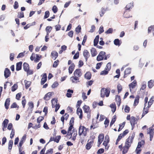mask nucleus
<instances>
[{
	"label": "nucleus",
	"mask_w": 154,
	"mask_h": 154,
	"mask_svg": "<svg viewBox=\"0 0 154 154\" xmlns=\"http://www.w3.org/2000/svg\"><path fill=\"white\" fill-rule=\"evenodd\" d=\"M134 137V135L132 134L131 136H129L126 139L125 145L123 147V149L122 151L123 154H125L128 152V149L131 146L133 141Z\"/></svg>",
	"instance_id": "obj_1"
},
{
	"label": "nucleus",
	"mask_w": 154,
	"mask_h": 154,
	"mask_svg": "<svg viewBox=\"0 0 154 154\" xmlns=\"http://www.w3.org/2000/svg\"><path fill=\"white\" fill-rule=\"evenodd\" d=\"M87 128L83 126H80L79 128V136L83 135L84 136H86Z\"/></svg>",
	"instance_id": "obj_2"
},
{
	"label": "nucleus",
	"mask_w": 154,
	"mask_h": 154,
	"mask_svg": "<svg viewBox=\"0 0 154 154\" xmlns=\"http://www.w3.org/2000/svg\"><path fill=\"white\" fill-rule=\"evenodd\" d=\"M110 92V89L103 88L101 90V97H103L105 95L106 97H107L109 96Z\"/></svg>",
	"instance_id": "obj_3"
},
{
	"label": "nucleus",
	"mask_w": 154,
	"mask_h": 154,
	"mask_svg": "<svg viewBox=\"0 0 154 154\" xmlns=\"http://www.w3.org/2000/svg\"><path fill=\"white\" fill-rule=\"evenodd\" d=\"M153 126L154 125H153L151 127H150L147 131V134L149 135V140L150 141L152 140V139L153 137L154 134V129L153 128Z\"/></svg>",
	"instance_id": "obj_4"
},
{
	"label": "nucleus",
	"mask_w": 154,
	"mask_h": 154,
	"mask_svg": "<svg viewBox=\"0 0 154 154\" xmlns=\"http://www.w3.org/2000/svg\"><path fill=\"white\" fill-rule=\"evenodd\" d=\"M137 82L136 80L134 81L133 82H132L131 83H130L129 85V87L130 90L131 92L133 93L134 92L133 89L135 88Z\"/></svg>",
	"instance_id": "obj_5"
},
{
	"label": "nucleus",
	"mask_w": 154,
	"mask_h": 154,
	"mask_svg": "<svg viewBox=\"0 0 154 154\" xmlns=\"http://www.w3.org/2000/svg\"><path fill=\"white\" fill-rule=\"evenodd\" d=\"M106 53L104 51H101L99 53V55L97 57V60L98 61L102 60L104 57V56L105 54Z\"/></svg>",
	"instance_id": "obj_6"
},
{
	"label": "nucleus",
	"mask_w": 154,
	"mask_h": 154,
	"mask_svg": "<svg viewBox=\"0 0 154 154\" xmlns=\"http://www.w3.org/2000/svg\"><path fill=\"white\" fill-rule=\"evenodd\" d=\"M104 137V135L103 134H100L98 136V146L99 147L100 146V144L102 143Z\"/></svg>",
	"instance_id": "obj_7"
},
{
	"label": "nucleus",
	"mask_w": 154,
	"mask_h": 154,
	"mask_svg": "<svg viewBox=\"0 0 154 154\" xmlns=\"http://www.w3.org/2000/svg\"><path fill=\"white\" fill-rule=\"evenodd\" d=\"M70 80L74 83H77L79 82V78L74 75L71 77Z\"/></svg>",
	"instance_id": "obj_8"
},
{
	"label": "nucleus",
	"mask_w": 154,
	"mask_h": 154,
	"mask_svg": "<svg viewBox=\"0 0 154 154\" xmlns=\"http://www.w3.org/2000/svg\"><path fill=\"white\" fill-rule=\"evenodd\" d=\"M82 75L81 72V69H77L75 70L74 72V75L75 76H76L79 78Z\"/></svg>",
	"instance_id": "obj_9"
},
{
	"label": "nucleus",
	"mask_w": 154,
	"mask_h": 154,
	"mask_svg": "<svg viewBox=\"0 0 154 154\" xmlns=\"http://www.w3.org/2000/svg\"><path fill=\"white\" fill-rule=\"evenodd\" d=\"M83 55L86 61H87L88 58L90 56V54L88 51L86 50H85L83 52Z\"/></svg>",
	"instance_id": "obj_10"
},
{
	"label": "nucleus",
	"mask_w": 154,
	"mask_h": 154,
	"mask_svg": "<svg viewBox=\"0 0 154 154\" xmlns=\"http://www.w3.org/2000/svg\"><path fill=\"white\" fill-rule=\"evenodd\" d=\"M93 143L94 141L93 140H88V143L86 146V149H90L93 145Z\"/></svg>",
	"instance_id": "obj_11"
},
{
	"label": "nucleus",
	"mask_w": 154,
	"mask_h": 154,
	"mask_svg": "<svg viewBox=\"0 0 154 154\" xmlns=\"http://www.w3.org/2000/svg\"><path fill=\"white\" fill-rule=\"evenodd\" d=\"M77 135V132L76 131L74 130L72 132L71 135H69L70 136V138H72V140L74 141L76 139V137Z\"/></svg>",
	"instance_id": "obj_12"
},
{
	"label": "nucleus",
	"mask_w": 154,
	"mask_h": 154,
	"mask_svg": "<svg viewBox=\"0 0 154 154\" xmlns=\"http://www.w3.org/2000/svg\"><path fill=\"white\" fill-rule=\"evenodd\" d=\"M149 107L148 106L146 107V106H145V105H144V107L142 114V117H143L148 112L149 109Z\"/></svg>",
	"instance_id": "obj_13"
},
{
	"label": "nucleus",
	"mask_w": 154,
	"mask_h": 154,
	"mask_svg": "<svg viewBox=\"0 0 154 154\" xmlns=\"http://www.w3.org/2000/svg\"><path fill=\"white\" fill-rule=\"evenodd\" d=\"M11 72L10 70L7 68H5L4 71V76L5 78H7L10 76Z\"/></svg>",
	"instance_id": "obj_14"
},
{
	"label": "nucleus",
	"mask_w": 154,
	"mask_h": 154,
	"mask_svg": "<svg viewBox=\"0 0 154 154\" xmlns=\"http://www.w3.org/2000/svg\"><path fill=\"white\" fill-rule=\"evenodd\" d=\"M77 113L79 116V118L81 119L82 118V111L81 108H78L77 110Z\"/></svg>",
	"instance_id": "obj_15"
},
{
	"label": "nucleus",
	"mask_w": 154,
	"mask_h": 154,
	"mask_svg": "<svg viewBox=\"0 0 154 154\" xmlns=\"http://www.w3.org/2000/svg\"><path fill=\"white\" fill-rule=\"evenodd\" d=\"M136 122L135 118L133 116H132L130 120V123L132 126V130L134 128V125H135Z\"/></svg>",
	"instance_id": "obj_16"
},
{
	"label": "nucleus",
	"mask_w": 154,
	"mask_h": 154,
	"mask_svg": "<svg viewBox=\"0 0 154 154\" xmlns=\"http://www.w3.org/2000/svg\"><path fill=\"white\" fill-rule=\"evenodd\" d=\"M83 108L85 112L87 113H90L91 110L88 106L85 105L83 106Z\"/></svg>",
	"instance_id": "obj_17"
},
{
	"label": "nucleus",
	"mask_w": 154,
	"mask_h": 154,
	"mask_svg": "<svg viewBox=\"0 0 154 154\" xmlns=\"http://www.w3.org/2000/svg\"><path fill=\"white\" fill-rule=\"evenodd\" d=\"M69 125L67 131L68 135H71L72 132L74 130L73 125Z\"/></svg>",
	"instance_id": "obj_18"
},
{
	"label": "nucleus",
	"mask_w": 154,
	"mask_h": 154,
	"mask_svg": "<svg viewBox=\"0 0 154 154\" xmlns=\"http://www.w3.org/2000/svg\"><path fill=\"white\" fill-rule=\"evenodd\" d=\"M26 135H24L22 138L21 139V140H20V141L19 143V146H22L23 144L24 143V142L25 141L26 138Z\"/></svg>",
	"instance_id": "obj_19"
},
{
	"label": "nucleus",
	"mask_w": 154,
	"mask_h": 154,
	"mask_svg": "<svg viewBox=\"0 0 154 154\" xmlns=\"http://www.w3.org/2000/svg\"><path fill=\"white\" fill-rule=\"evenodd\" d=\"M52 58L54 60H55L57 57L58 54L57 53L54 51H52L51 53Z\"/></svg>",
	"instance_id": "obj_20"
},
{
	"label": "nucleus",
	"mask_w": 154,
	"mask_h": 154,
	"mask_svg": "<svg viewBox=\"0 0 154 154\" xmlns=\"http://www.w3.org/2000/svg\"><path fill=\"white\" fill-rule=\"evenodd\" d=\"M75 67V65L73 63H72L69 66V74H71L74 70Z\"/></svg>",
	"instance_id": "obj_21"
},
{
	"label": "nucleus",
	"mask_w": 154,
	"mask_h": 154,
	"mask_svg": "<svg viewBox=\"0 0 154 154\" xmlns=\"http://www.w3.org/2000/svg\"><path fill=\"white\" fill-rule=\"evenodd\" d=\"M91 56L93 57L96 56L97 54L96 50L94 48H92L91 49Z\"/></svg>",
	"instance_id": "obj_22"
},
{
	"label": "nucleus",
	"mask_w": 154,
	"mask_h": 154,
	"mask_svg": "<svg viewBox=\"0 0 154 154\" xmlns=\"http://www.w3.org/2000/svg\"><path fill=\"white\" fill-rule=\"evenodd\" d=\"M10 102V100L9 98H8L6 99V100L5 106V108L7 109L8 108V107L9 105Z\"/></svg>",
	"instance_id": "obj_23"
},
{
	"label": "nucleus",
	"mask_w": 154,
	"mask_h": 154,
	"mask_svg": "<svg viewBox=\"0 0 154 154\" xmlns=\"http://www.w3.org/2000/svg\"><path fill=\"white\" fill-rule=\"evenodd\" d=\"M51 95V92H49L45 95L44 99L45 100H48L50 99Z\"/></svg>",
	"instance_id": "obj_24"
},
{
	"label": "nucleus",
	"mask_w": 154,
	"mask_h": 154,
	"mask_svg": "<svg viewBox=\"0 0 154 154\" xmlns=\"http://www.w3.org/2000/svg\"><path fill=\"white\" fill-rule=\"evenodd\" d=\"M73 93V91L72 90L70 89H68L67 91L66 96L68 97H71L72 94Z\"/></svg>",
	"instance_id": "obj_25"
},
{
	"label": "nucleus",
	"mask_w": 154,
	"mask_h": 154,
	"mask_svg": "<svg viewBox=\"0 0 154 154\" xmlns=\"http://www.w3.org/2000/svg\"><path fill=\"white\" fill-rule=\"evenodd\" d=\"M133 2H131L128 4L125 7L126 10H129L133 7Z\"/></svg>",
	"instance_id": "obj_26"
},
{
	"label": "nucleus",
	"mask_w": 154,
	"mask_h": 154,
	"mask_svg": "<svg viewBox=\"0 0 154 154\" xmlns=\"http://www.w3.org/2000/svg\"><path fill=\"white\" fill-rule=\"evenodd\" d=\"M22 64V62H20L16 64V70L19 71L21 69V66Z\"/></svg>",
	"instance_id": "obj_27"
},
{
	"label": "nucleus",
	"mask_w": 154,
	"mask_h": 154,
	"mask_svg": "<svg viewBox=\"0 0 154 154\" xmlns=\"http://www.w3.org/2000/svg\"><path fill=\"white\" fill-rule=\"evenodd\" d=\"M24 82L25 88L26 89H27L31 85V82L29 81L25 80Z\"/></svg>",
	"instance_id": "obj_28"
},
{
	"label": "nucleus",
	"mask_w": 154,
	"mask_h": 154,
	"mask_svg": "<svg viewBox=\"0 0 154 154\" xmlns=\"http://www.w3.org/2000/svg\"><path fill=\"white\" fill-rule=\"evenodd\" d=\"M52 29V27L51 26H48L46 27L45 31L46 32L47 35H49V33L51 32Z\"/></svg>",
	"instance_id": "obj_29"
},
{
	"label": "nucleus",
	"mask_w": 154,
	"mask_h": 154,
	"mask_svg": "<svg viewBox=\"0 0 154 154\" xmlns=\"http://www.w3.org/2000/svg\"><path fill=\"white\" fill-rule=\"evenodd\" d=\"M116 100L117 102V104L118 106H119L121 103L120 97L119 96H116Z\"/></svg>",
	"instance_id": "obj_30"
},
{
	"label": "nucleus",
	"mask_w": 154,
	"mask_h": 154,
	"mask_svg": "<svg viewBox=\"0 0 154 154\" xmlns=\"http://www.w3.org/2000/svg\"><path fill=\"white\" fill-rule=\"evenodd\" d=\"M85 78L87 79H90L91 78V74L89 72H86L84 75Z\"/></svg>",
	"instance_id": "obj_31"
},
{
	"label": "nucleus",
	"mask_w": 154,
	"mask_h": 154,
	"mask_svg": "<svg viewBox=\"0 0 154 154\" xmlns=\"http://www.w3.org/2000/svg\"><path fill=\"white\" fill-rule=\"evenodd\" d=\"M99 35L96 36L94 41V46H96L98 44L99 41Z\"/></svg>",
	"instance_id": "obj_32"
},
{
	"label": "nucleus",
	"mask_w": 154,
	"mask_h": 154,
	"mask_svg": "<svg viewBox=\"0 0 154 154\" xmlns=\"http://www.w3.org/2000/svg\"><path fill=\"white\" fill-rule=\"evenodd\" d=\"M131 69L130 68H128L126 69L125 71V74L124 75V77H126L127 75L131 73Z\"/></svg>",
	"instance_id": "obj_33"
},
{
	"label": "nucleus",
	"mask_w": 154,
	"mask_h": 154,
	"mask_svg": "<svg viewBox=\"0 0 154 154\" xmlns=\"http://www.w3.org/2000/svg\"><path fill=\"white\" fill-rule=\"evenodd\" d=\"M23 68L25 71L29 69V65L28 63H24L23 64Z\"/></svg>",
	"instance_id": "obj_34"
},
{
	"label": "nucleus",
	"mask_w": 154,
	"mask_h": 154,
	"mask_svg": "<svg viewBox=\"0 0 154 154\" xmlns=\"http://www.w3.org/2000/svg\"><path fill=\"white\" fill-rule=\"evenodd\" d=\"M154 101V97H152L150 99L149 101L148 102V106L149 107H150L152 105L153 103V101Z\"/></svg>",
	"instance_id": "obj_35"
},
{
	"label": "nucleus",
	"mask_w": 154,
	"mask_h": 154,
	"mask_svg": "<svg viewBox=\"0 0 154 154\" xmlns=\"http://www.w3.org/2000/svg\"><path fill=\"white\" fill-rule=\"evenodd\" d=\"M106 9L102 8H101V11L100 12V17H102L105 13Z\"/></svg>",
	"instance_id": "obj_36"
},
{
	"label": "nucleus",
	"mask_w": 154,
	"mask_h": 154,
	"mask_svg": "<svg viewBox=\"0 0 154 154\" xmlns=\"http://www.w3.org/2000/svg\"><path fill=\"white\" fill-rule=\"evenodd\" d=\"M13 144V142L12 140H9L8 143V149L9 151H10L12 148Z\"/></svg>",
	"instance_id": "obj_37"
},
{
	"label": "nucleus",
	"mask_w": 154,
	"mask_h": 154,
	"mask_svg": "<svg viewBox=\"0 0 154 154\" xmlns=\"http://www.w3.org/2000/svg\"><path fill=\"white\" fill-rule=\"evenodd\" d=\"M51 102L52 104V107H54L57 104V100L55 99H53L51 100Z\"/></svg>",
	"instance_id": "obj_38"
},
{
	"label": "nucleus",
	"mask_w": 154,
	"mask_h": 154,
	"mask_svg": "<svg viewBox=\"0 0 154 154\" xmlns=\"http://www.w3.org/2000/svg\"><path fill=\"white\" fill-rule=\"evenodd\" d=\"M110 106L112 109V111L114 113L116 109V105L114 104H110Z\"/></svg>",
	"instance_id": "obj_39"
},
{
	"label": "nucleus",
	"mask_w": 154,
	"mask_h": 154,
	"mask_svg": "<svg viewBox=\"0 0 154 154\" xmlns=\"http://www.w3.org/2000/svg\"><path fill=\"white\" fill-rule=\"evenodd\" d=\"M8 122L9 121L8 119H5L2 123V126L4 127V128H6Z\"/></svg>",
	"instance_id": "obj_40"
},
{
	"label": "nucleus",
	"mask_w": 154,
	"mask_h": 154,
	"mask_svg": "<svg viewBox=\"0 0 154 154\" xmlns=\"http://www.w3.org/2000/svg\"><path fill=\"white\" fill-rule=\"evenodd\" d=\"M154 85V83H153L152 80H150L148 82V86L149 88H151Z\"/></svg>",
	"instance_id": "obj_41"
},
{
	"label": "nucleus",
	"mask_w": 154,
	"mask_h": 154,
	"mask_svg": "<svg viewBox=\"0 0 154 154\" xmlns=\"http://www.w3.org/2000/svg\"><path fill=\"white\" fill-rule=\"evenodd\" d=\"M109 143V142L104 140L103 144L105 146V149L107 150L108 149L109 147V146H108V144Z\"/></svg>",
	"instance_id": "obj_42"
},
{
	"label": "nucleus",
	"mask_w": 154,
	"mask_h": 154,
	"mask_svg": "<svg viewBox=\"0 0 154 154\" xmlns=\"http://www.w3.org/2000/svg\"><path fill=\"white\" fill-rule=\"evenodd\" d=\"M113 32V29L112 28H109L105 32V33L106 34H112Z\"/></svg>",
	"instance_id": "obj_43"
},
{
	"label": "nucleus",
	"mask_w": 154,
	"mask_h": 154,
	"mask_svg": "<svg viewBox=\"0 0 154 154\" xmlns=\"http://www.w3.org/2000/svg\"><path fill=\"white\" fill-rule=\"evenodd\" d=\"M17 85L16 84H14L13 86L11 88V91H15L17 88Z\"/></svg>",
	"instance_id": "obj_44"
},
{
	"label": "nucleus",
	"mask_w": 154,
	"mask_h": 154,
	"mask_svg": "<svg viewBox=\"0 0 154 154\" xmlns=\"http://www.w3.org/2000/svg\"><path fill=\"white\" fill-rule=\"evenodd\" d=\"M41 55L36 54V58L35 60V61L36 62H38L40 59L41 58Z\"/></svg>",
	"instance_id": "obj_45"
},
{
	"label": "nucleus",
	"mask_w": 154,
	"mask_h": 154,
	"mask_svg": "<svg viewBox=\"0 0 154 154\" xmlns=\"http://www.w3.org/2000/svg\"><path fill=\"white\" fill-rule=\"evenodd\" d=\"M111 68V63H108L106 66L105 68L106 70H107L109 71Z\"/></svg>",
	"instance_id": "obj_46"
},
{
	"label": "nucleus",
	"mask_w": 154,
	"mask_h": 154,
	"mask_svg": "<svg viewBox=\"0 0 154 154\" xmlns=\"http://www.w3.org/2000/svg\"><path fill=\"white\" fill-rule=\"evenodd\" d=\"M28 104L29 106V107L28 108V109H31V110L33 108L34 106V105L33 103L32 102H29Z\"/></svg>",
	"instance_id": "obj_47"
},
{
	"label": "nucleus",
	"mask_w": 154,
	"mask_h": 154,
	"mask_svg": "<svg viewBox=\"0 0 154 154\" xmlns=\"http://www.w3.org/2000/svg\"><path fill=\"white\" fill-rule=\"evenodd\" d=\"M130 110V108L129 106L127 105H126L124 108V111L126 113H128L129 112Z\"/></svg>",
	"instance_id": "obj_48"
},
{
	"label": "nucleus",
	"mask_w": 154,
	"mask_h": 154,
	"mask_svg": "<svg viewBox=\"0 0 154 154\" xmlns=\"http://www.w3.org/2000/svg\"><path fill=\"white\" fill-rule=\"evenodd\" d=\"M114 44L116 45H120L119 40L118 39H115L114 41Z\"/></svg>",
	"instance_id": "obj_49"
},
{
	"label": "nucleus",
	"mask_w": 154,
	"mask_h": 154,
	"mask_svg": "<svg viewBox=\"0 0 154 154\" xmlns=\"http://www.w3.org/2000/svg\"><path fill=\"white\" fill-rule=\"evenodd\" d=\"M109 71H108V70H106L105 69V70L101 72L100 73V75H106L108 74Z\"/></svg>",
	"instance_id": "obj_50"
},
{
	"label": "nucleus",
	"mask_w": 154,
	"mask_h": 154,
	"mask_svg": "<svg viewBox=\"0 0 154 154\" xmlns=\"http://www.w3.org/2000/svg\"><path fill=\"white\" fill-rule=\"evenodd\" d=\"M61 137L60 136H57L54 138V141L58 143Z\"/></svg>",
	"instance_id": "obj_51"
},
{
	"label": "nucleus",
	"mask_w": 154,
	"mask_h": 154,
	"mask_svg": "<svg viewBox=\"0 0 154 154\" xmlns=\"http://www.w3.org/2000/svg\"><path fill=\"white\" fill-rule=\"evenodd\" d=\"M14 134H15V130L13 129H12V130H11V132L10 134V137L11 139H12L14 135Z\"/></svg>",
	"instance_id": "obj_52"
},
{
	"label": "nucleus",
	"mask_w": 154,
	"mask_h": 154,
	"mask_svg": "<svg viewBox=\"0 0 154 154\" xmlns=\"http://www.w3.org/2000/svg\"><path fill=\"white\" fill-rule=\"evenodd\" d=\"M27 72V75H31L33 74V71L32 70L29 69L27 71H26Z\"/></svg>",
	"instance_id": "obj_53"
},
{
	"label": "nucleus",
	"mask_w": 154,
	"mask_h": 154,
	"mask_svg": "<svg viewBox=\"0 0 154 154\" xmlns=\"http://www.w3.org/2000/svg\"><path fill=\"white\" fill-rule=\"evenodd\" d=\"M103 27L102 26H101L100 27L99 30V34H101L104 32Z\"/></svg>",
	"instance_id": "obj_54"
},
{
	"label": "nucleus",
	"mask_w": 154,
	"mask_h": 154,
	"mask_svg": "<svg viewBox=\"0 0 154 154\" xmlns=\"http://www.w3.org/2000/svg\"><path fill=\"white\" fill-rule=\"evenodd\" d=\"M44 119V118L42 116L38 117L37 119V122L38 123H39Z\"/></svg>",
	"instance_id": "obj_55"
},
{
	"label": "nucleus",
	"mask_w": 154,
	"mask_h": 154,
	"mask_svg": "<svg viewBox=\"0 0 154 154\" xmlns=\"http://www.w3.org/2000/svg\"><path fill=\"white\" fill-rule=\"evenodd\" d=\"M124 136H125L122 134H120L119 136L117 139V142H118Z\"/></svg>",
	"instance_id": "obj_56"
},
{
	"label": "nucleus",
	"mask_w": 154,
	"mask_h": 154,
	"mask_svg": "<svg viewBox=\"0 0 154 154\" xmlns=\"http://www.w3.org/2000/svg\"><path fill=\"white\" fill-rule=\"evenodd\" d=\"M109 121L108 119L106 118L104 122V124L105 125V127L106 128L109 125Z\"/></svg>",
	"instance_id": "obj_57"
},
{
	"label": "nucleus",
	"mask_w": 154,
	"mask_h": 154,
	"mask_svg": "<svg viewBox=\"0 0 154 154\" xmlns=\"http://www.w3.org/2000/svg\"><path fill=\"white\" fill-rule=\"evenodd\" d=\"M58 83L57 82H55L52 85V88H55L58 85Z\"/></svg>",
	"instance_id": "obj_58"
},
{
	"label": "nucleus",
	"mask_w": 154,
	"mask_h": 154,
	"mask_svg": "<svg viewBox=\"0 0 154 154\" xmlns=\"http://www.w3.org/2000/svg\"><path fill=\"white\" fill-rule=\"evenodd\" d=\"M81 27L79 25L75 29V31L78 33H79L80 31L81 30Z\"/></svg>",
	"instance_id": "obj_59"
},
{
	"label": "nucleus",
	"mask_w": 154,
	"mask_h": 154,
	"mask_svg": "<svg viewBox=\"0 0 154 154\" xmlns=\"http://www.w3.org/2000/svg\"><path fill=\"white\" fill-rule=\"evenodd\" d=\"M52 10L54 13H56L57 12V8L56 6L54 5L53 6L52 8Z\"/></svg>",
	"instance_id": "obj_60"
},
{
	"label": "nucleus",
	"mask_w": 154,
	"mask_h": 154,
	"mask_svg": "<svg viewBox=\"0 0 154 154\" xmlns=\"http://www.w3.org/2000/svg\"><path fill=\"white\" fill-rule=\"evenodd\" d=\"M59 61L58 60H57L54 62L53 63V66L54 67H56L58 64Z\"/></svg>",
	"instance_id": "obj_61"
},
{
	"label": "nucleus",
	"mask_w": 154,
	"mask_h": 154,
	"mask_svg": "<svg viewBox=\"0 0 154 154\" xmlns=\"http://www.w3.org/2000/svg\"><path fill=\"white\" fill-rule=\"evenodd\" d=\"M117 88L118 92L119 93L121 92L122 89V85L119 84H118L117 85Z\"/></svg>",
	"instance_id": "obj_62"
},
{
	"label": "nucleus",
	"mask_w": 154,
	"mask_h": 154,
	"mask_svg": "<svg viewBox=\"0 0 154 154\" xmlns=\"http://www.w3.org/2000/svg\"><path fill=\"white\" fill-rule=\"evenodd\" d=\"M49 15V12L48 11H47L45 12V14L44 18L45 19L47 18L48 17Z\"/></svg>",
	"instance_id": "obj_63"
},
{
	"label": "nucleus",
	"mask_w": 154,
	"mask_h": 154,
	"mask_svg": "<svg viewBox=\"0 0 154 154\" xmlns=\"http://www.w3.org/2000/svg\"><path fill=\"white\" fill-rule=\"evenodd\" d=\"M53 153V149H50L46 152V154H52Z\"/></svg>",
	"instance_id": "obj_64"
}]
</instances>
